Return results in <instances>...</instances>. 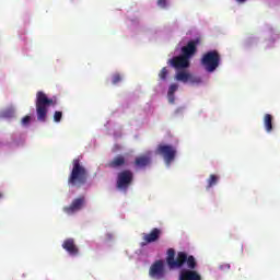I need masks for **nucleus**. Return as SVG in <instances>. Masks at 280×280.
Masks as SVG:
<instances>
[{
	"mask_svg": "<svg viewBox=\"0 0 280 280\" xmlns=\"http://www.w3.org/2000/svg\"><path fill=\"white\" fill-rule=\"evenodd\" d=\"M166 264L171 270L176 268H183L185 264L188 269H182L179 271L178 280H202V276L196 271L198 262L194 256H188L185 252H178L176 256V250L174 248L167 249Z\"/></svg>",
	"mask_w": 280,
	"mask_h": 280,
	"instance_id": "1",
	"label": "nucleus"
},
{
	"mask_svg": "<svg viewBox=\"0 0 280 280\" xmlns=\"http://www.w3.org/2000/svg\"><path fill=\"white\" fill-rule=\"evenodd\" d=\"M89 180V171L82 164L80 159L72 160V170L70 175L68 176V186L75 187L80 189V187H84V184Z\"/></svg>",
	"mask_w": 280,
	"mask_h": 280,
	"instance_id": "2",
	"label": "nucleus"
},
{
	"mask_svg": "<svg viewBox=\"0 0 280 280\" xmlns=\"http://www.w3.org/2000/svg\"><path fill=\"white\" fill-rule=\"evenodd\" d=\"M56 104H58V102H56L54 98L47 97L45 92H37L35 101L37 120L42 122L47 121V113H49V106H56Z\"/></svg>",
	"mask_w": 280,
	"mask_h": 280,
	"instance_id": "3",
	"label": "nucleus"
},
{
	"mask_svg": "<svg viewBox=\"0 0 280 280\" xmlns=\"http://www.w3.org/2000/svg\"><path fill=\"white\" fill-rule=\"evenodd\" d=\"M220 52H218V50H210L203 54L200 62L201 67H203L208 73H213V71L220 67Z\"/></svg>",
	"mask_w": 280,
	"mask_h": 280,
	"instance_id": "4",
	"label": "nucleus"
},
{
	"mask_svg": "<svg viewBox=\"0 0 280 280\" xmlns=\"http://www.w3.org/2000/svg\"><path fill=\"white\" fill-rule=\"evenodd\" d=\"M135 179V175L130 170H124L118 173L116 187L120 189V191H127L130 185H132V180Z\"/></svg>",
	"mask_w": 280,
	"mask_h": 280,
	"instance_id": "5",
	"label": "nucleus"
},
{
	"mask_svg": "<svg viewBox=\"0 0 280 280\" xmlns=\"http://www.w3.org/2000/svg\"><path fill=\"white\" fill-rule=\"evenodd\" d=\"M156 153L163 156L166 165H172V162L176 159V148L170 144L158 145Z\"/></svg>",
	"mask_w": 280,
	"mask_h": 280,
	"instance_id": "6",
	"label": "nucleus"
},
{
	"mask_svg": "<svg viewBox=\"0 0 280 280\" xmlns=\"http://www.w3.org/2000/svg\"><path fill=\"white\" fill-rule=\"evenodd\" d=\"M149 275L152 279H163L165 277V262L163 260L155 261L150 267Z\"/></svg>",
	"mask_w": 280,
	"mask_h": 280,
	"instance_id": "7",
	"label": "nucleus"
},
{
	"mask_svg": "<svg viewBox=\"0 0 280 280\" xmlns=\"http://www.w3.org/2000/svg\"><path fill=\"white\" fill-rule=\"evenodd\" d=\"M175 80H177V82H184V84H187V82H190V84H200L201 82L200 77H196L185 70H179L175 74Z\"/></svg>",
	"mask_w": 280,
	"mask_h": 280,
	"instance_id": "8",
	"label": "nucleus"
},
{
	"mask_svg": "<svg viewBox=\"0 0 280 280\" xmlns=\"http://www.w3.org/2000/svg\"><path fill=\"white\" fill-rule=\"evenodd\" d=\"M152 164V151H148L144 154H140L135 159L133 165L138 170H145V167Z\"/></svg>",
	"mask_w": 280,
	"mask_h": 280,
	"instance_id": "9",
	"label": "nucleus"
},
{
	"mask_svg": "<svg viewBox=\"0 0 280 280\" xmlns=\"http://www.w3.org/2000/svg\"><path fill=\"white\" fill-rule=\"evenodd\" d=\"M167 65L173 69H176V71H180V69H188L189 60L183 55H179L168 59Z\"/></svg>",
	"mask_w": 280,
	"mask_h": 280,
	"instance_id": "10",
	"label": "nucleus"
},
{
	"mask_svg": "<svg viewBox=\"0 0 280 280\" xmlns=\"http://www.w3.org/2000/svg\"><path fill=\"white\" fill-rule=\"evenodd\" d=\"M85 202L86 199L84 198V196H81L79 198H75L70 206L65 207L63 211L68 215H73V213L80 211L82 207H84Z\"/></svg>",
	"mask_w": 280,
	"mask_h": 280,
	"instance_id": "11",
	"label": "nucleus"
},
{
	"mask_svg": "<svg viewBox=\"0 0 280 280\" xmlns=\"http://www.w3.org/2000/svg\"><path fill=\"white\" fill-rule=\"evenodd\" d=\"M200 40L195 39L187 43L186 46L182 47V56L189 60L192 56L196 55V51H198V44Z\"/></svg>",
	"mask_w": 280,
	"mask_h": 280,
	"instance_id": "12",
	"label": "nucleus"
},
{
	"mask_svg": "<svg viewBox=\"0 0 280 280\" xmlns=\"http://www.w3.org/2000/svg\"><path fill=\"white\" fill-rule=\"evenodd\" d=\"M162 234L163 232L159 228L152 229L150 233H144L142 236V240L144 242L142 243L143 246H145V244H152L154 242H159Z\"/></svg>",
	"mask_w": 280,
	"mask_h": 280,
	"instance_id": "13",
	"label": "nucleus"
},
{
	"mask_svg": "<svg viewBox=\"0 0 280 280\" xmlns=\"http://www.w3.org/2000/svg\"><path fill=\"white\" fill-rule=\"evenodd\" d=\"M62 248L67 253H69L72 257H75L80 253V248H78V245H75V240L73 238H67L62 243Z\"/></svg>",
	"mask_w": 280,
	"mask_h": 280,
	"instance_id": "14",
	"label": "nucleus"
},
{
	"mask_svg": "<svg viewBox=\"0 0 280 280\" xmlns=\"http://www.w3.org/2000/svg\"><path fill=\"white\" fill-rule=\"evenodd\" d=\"M126 165H128V162H126V158L121 154L107 163V167H110V170H119V167H126Z\"/></svg>",
	"mask_w": 280,
	"mask_h": 280,
	"instance_id": "15",
	"label": "nucleus"
},
{
	"mask_svg": "<svg viewBox=\"0 0 280 280\" xmlns=\"http://www.w3.org/2000/svg\"><path fill=\"white\" fill-rule=\"evenodd\" d=\"M264 126L267 132H272V115L266 114L264 117Z\"/></svg>",
	"mask_w": 280,
	"mask_h": 280,
	"instance_id": "16",
	"label": "nucleus"
},
{
	"mask_svg": "<svg viewBox=\"0 0 280 280\" xmlns=\"http://www.w3.org/2000/svg\"><path fill=\"white\" fill-rule=\"evenodd\" d=\"M218 180H220V177L215 174H211L210 177L207 179V187L206 189H211V187H214V185H218Z\"/></svg>",
	"mask_w": 280,
	"mask_h": 280,
	"instance_id": "17",
	"label": "nucleus"
},
{
	"mask_svg": "<svg viewBox=\"0 0 280 280\" xmlns=\"http://www.w3.org/2000/svg\"><path fill=\"white\" fill-rule=\"evenodd\" d=\"M167 75H170V71L167 70V67L162 68L161 71L159 72V79L162 82H165V80H167Z\"/></svg>",
	"mask_w": 280,
	"mask_h": 280,
	"instance_id": "18",
	"label": "nucleus"
},
{
	"mask_svg": "<svg viewBox=\"0 0 280 280\" xmlns=\"http://www.w3.org/2000/svg\"><path fill=\"white\" fill-rule=\"evenodd\" d=\"M121 80H122L121 74L115 73L112 77V84H114V85L119 84V82H121Z\"/></svg>",
	"mask_w": 280,
	"mask_h": 280,
	"instance_id": "19",
	"label": "nucleus"
},
{
	"mask_svg": "<svg viewBox=\"0 0 280 280\" xmlns=\"http://www.w3.org/2000/svg\"><path fill=\"white\" fill-rule=\"evenodd\" d=\"M54 121L56 124H60V121H62V112H55L54 114Z\"/></svg>",
	"mask_w": 280,
	"mask_h": 280,
	"instance_id": "20",
	"label": "nucleus"
},
{
	"mask_svg": "<svg viewBox=\"0 0 280 280\" xmlns=\"http://www.w3.org/2000/svg\"><path fill=\"white\" fill-rule=\"evenodd\" d=\"M178 91V84L173 83L168 88V95H174Z\"/></svg>",
	"mask_w": 280,
	"mask_h": 280,
	"instance_id": "21",
	"label": "nucleus"
},
{
	"mask_svg": "<svg viewBox=\"0 0 280 280\" xmlns=\"http://www.w3.org/2000/svg\"><path fill=\"white\" fill-rule=\"evenodd\" d=\"M30 121H32V117L25 116L24 118H22V126H27Z\"/></svg>",
	"mask_w": 280,
	"mask_h": 280,
	"instance_id": "22",
	"label": "nucleus"
},
{
	"mask_svg": "<svg viewBox=\"0 0 280 280\" xmlns=\"http://www.w3.org/2000/svg\"><path fill=\"white\" fill-rule=\"evenodd\" d=\"M159 8H167V0H158Z\"/></svg>",
	"mask_w": 280,
	"mask_h": 280,
	"instance_id": "23",
	"label": "nucleus"
},
{
	"mask_svg": "<svg viewBox=\"0 0 280 280\" xmlns=\"http://www.w3.org/2000/svg\"><path fill=\"white\" fill-rule=\"evenodd\" d=\"M167 96H168V102H170L171 104H174V102H175L174 94L167 93Z\"/></svg>",
	"mask_w": 280,
	"mask_h": 280,
	"instance_id": "24",
	"label": "nucleus"
},
{
	"mask_svg": "<svg viewBox=\"0 0 280 280\" xmlns=\"http://www.w3.org/2000/svg\"><path fill=\"white\" fill-rule=\"evenodd\" d=\"M237 3H246V0H236Z\"/></svg>",
	"mask_w": 280,
	"mask_h": 280,
	"instance_id": "25",
	"label": "nucleus"
},
{
	"mask_svg": "<svg viewBox=\"0 0 280 280\" xmlns=\"http://www.w3.org/2000/svg\"><path fill=\"white\" fill-rule=\"evenodd\" d=\"M1 198H3V192H0V200H1Z\"/></svg>",
	"mask_w": 280,
	"mask_h": 280,
	"instance_id": "26",
	"label": "nucleus"
}]
</instances>
